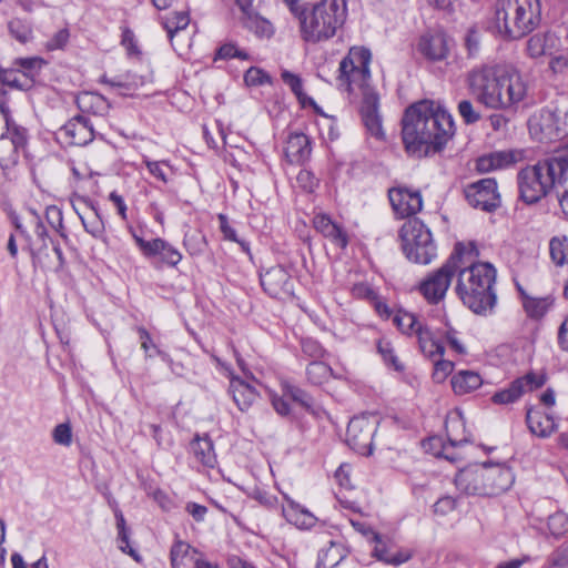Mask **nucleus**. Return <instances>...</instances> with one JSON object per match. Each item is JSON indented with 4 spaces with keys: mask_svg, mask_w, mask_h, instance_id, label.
<instances>
[{
    "mask_svg": "<svg viewBox=\"0 0 568 568\" xmlns=\"http://www.w3.org/2000/svg\"><path fill=\"white\" fill-rule=\"evenodd\" d=\"M61 133L68 138L73 145H85L94 138L93 126L85 116L71 119L61 129Z\"/></svg>",
    "mask_w": 568,
    "mask_h": 568,
    "instance_id": "nucleus-28",
    "label": "nucleus"
},
{
    "mask_svg": "<svg viewBox=\"0 0 568 568\" xmlns=\"http://www.w3.org/2000/svg\"><path fill=\"white\" fill-rule=\"evenodd\" d=\"M231 58H239L241 60H247L248 54L245 51L239 49L235 44L226 43L219 49V51L216 53V59H231Z\"/></svg>",
    "mask_w": 568,
    "mask_h": 568,
    "instance_id": "nucleus-62",
    "label": "nucleus"
},
{
    "mask_svg": "<svg viewBox=\"0 0 568 568\" xmlns=\"http://www.w3.org/2000/svg\"><path fill=\"white\" fill-rule=\"evenodd\" d=\"M230 392L237 407L244 412L247 410L257 399L255 388L239 377H232L230 382Z\"/></svg>",
    "mask_w": 568,
    "mask_h": 568,
    "instance_id": "nucleus-32",
    "label": "nucleus"
},
{
    "mask_svg": "<svg viewBox=\"0 0 568 568\" xmlns=\"http://www.w3.org/2000/svg\"><path fill=\"white\" fill-rule=\"evenodd\" d=\"M138 333L141 342V348L145 352L146 357L153 356L150 352L153 349L155 354L161 356L163 359L168 358V355L153 344L150 333L144 327H139Z\"/></svg>",
    "mask_w": 568,
    "mask_h": 568,
    "instance_id": "nucleus-58",
    "label": "nucleus"
},
{
    "mask_svg": "<svg viewBox=\"0 0 568 568\" xmlns=\"http://www.w3.org/2000/svg\"><path fill=\"white\" fill-rule=\"evenodd\" d=\"M41 64L42 60L39 58H21L16 61V65L20 68L19 71L29 84L37 75Z\"/></svg>",
    "mask_w": 568,
    "mask_h": 568,
    "instance_id": "nucleus-50",
    "label": "nucleus"
},
{
    "mask_svg": "<svg viewBox=\"0 0 568 568\" xmlns=\"http://www.w3.org/2000/svg\"><path fill=\"white\" fill-rule=\"evenodd\" d=\"M77 104L82 112L92 114H103L109 109L108 101L102 95L93 92L79 94Z\"/></svg>",
    "mask_w": 568,
    "mask_h": 568,
    "instance_id": "nucleus-39",
    "label": "nucleus"
},
{
    "mask_svg": "<svg viewBox=\"0 0 568 568\" xmlns=\"http://www.w3.org/2000/svg\"><path fill=\"white\" fill-rule=\"evenodd\" d=\"M0 113L6 123V132L0 135V166L3 171H8L18 163L27 136L26 130L12 120L6 101L0 100Z\"/></svg>",
    "mask_w": 568,
    "mask_h": 568,
    "instance_id": "nucleus-11",
    "label": "nucleus"
},
{
    "mask_svg": "<svg viewBox=\"0 0 568 568\" xmlns=\"http://www.w3.org/2000/svg\"><path fill=\"white\" fill-rule=\"evenodd\" d=\"M496 91L494 106L491 110H517L528 98L529 84L518 69L504 63L498 89H496Z\"/></svg>",
    "mask_w": 568,
    "mask_h": 568,
    "instance_id": "nucleus-10",
    "label": "nucleus"
},
{
    "mask_svg": "<svg viewBox=\"0 0 568 568\" xmlns=\"http://www.w3.org/2000/svg\"><path fill=\"white\" fill-rule=\"evenodd\" d=\"M525 159L524 150H503L483 155L477 160L476 168L480 172L506 169Z\"/></svg>",
    "mask_w": 568,
    "mask_h": 568,
    "instance_id": "nucleus-22",
    "label": "nucleus"
},
{
    "mask_svg": "<svg viewBox=\"0 0 568 568\" xmlns=\"http://www.w3.org/2000/svg\"><path fill=\"white\" fill-rule=\"evenodd\" d=\"M456 293L471 312L490 314L496 305L494 284L496 268L488 262L478 261L479 250L474 242H458L455 245Z\"/></svg>",
    "mask_w": 568,
    "mask_h": 568,
    "instance_id": "nucleus-1",
    "label": "nucleus"
},
{
    "mask_svg": "<svg viewBox=\"0 0 568 568\" xmlns=\"http://www.w3.org/2000/svg\"><path fill=\"white\" fill-rule=\"evenodd\" d=\"M566 161L551 159L526 166L518 173L520 199L527 204L540 201L551 187H557Z\"/></svg>",
    "mask_w": 568,
    "mask_h": 568,
    "instance_id": "nucleus-5",
    "label": "nucleus"
},
{
    "mask_svg": "<svg viewBox=\"0 0 568 568\" xmlns=\"http://www.w3.org/2000/svg\"><path fill=\"white\" fill-rule=\"evenodd\" d=\"M342 557L341 546L333 541H331V545L327 549H323L318 555L321 564L327 568L336 566Z\"/></svg>",
    "mask_w": 568,
    "mask_h": 568,
    "instance_id": "nucleus-52",
    "label": "nucleus"
},
{
    "mask_svg": "<svg viewBox=\"0 0 568 568\" xmlns=\"http://www.w3.org/2000/svg\"><path fill=\"white\" fill-rule=\"evenodd\" d=\"M549 253L556 265L568 264V237L566 235L554 236L549 242Z\"/></svg>",
    "mask_w": 568,
    "mask_h": 568,
    "instance_id": "nucleus-43",
    "label": "nucleus"
},
{
    "mask_svg": "<svg viewBox=\"0 0 568 568\" xmlns=\"http://www.w3.org/2000/svg\"><path fill=\"white\" fill-rule=\"evenodd\" d=\"M202 555L185 541L176 540L171 547L172 568H197Z\"/></svg>",
    "mask_w": 568,
    "mask_h": 568,
    "instance_id": "nucleus-30",
    "label": "nucleus"
},
{
    "mask_svg": "<svg viewBox=\"0 0 568 568\" xmlns=\"http://www.w3.org/2000/svg\"><path fill=\"white\" fill-rule=\"evenodd\" d=\"M388 197L394 212L399 217L415 215L423 207L422 195L418 191H412L406 187H393L388 192Z\"/></svg>",
    "mask_w": 568,
    "mask_h": 568,
    "instance_id": "nucleus-19",
    "label": "nucleus"
},
{
    "mask_svg": "<svg viewBox=\"0 0 568 568\" xmlns=\"http://www.w3.org/2000/svg\"><path fill=\"white\" fill-rule=\"evenodd\" d=\"M145 166L151 175L155 179L160 180L163 183L169 182V176L165 171V168H170L169 163L165 161H151L149 159H144Z\"/></svg>",
    "mask_w": 568,
    "mask_h": 568,
    "instance_id": "nucleus-59",
    "label": "nucleus"
},
{
    "mask_svg": "<svg viewBox=\"0 0 568 568\" xmlns=\"http://www.w3.org/2000/svg\"><path fill=\"white\" fill-rule=\"evenodd\" d=\"M311 155V145L307 135L303 133H292L285 145V156L291 163L301 164L308 160Z\"/></svg>",
    "mask_w": 568,
    "mask_h": 568,
    "instance_id": "nucleus-31",
    "label": "nucleus"
},
{
    "mask_svg": "<svg viewBox=\"0 0 568 568\" xmlns=\"http://www.w3.org/2000/svg\"><path fill=\"white\" fill-rule=\"evenodd\" d=\"M378 423V417L374 414H365L352 418L346 432L347 445L361 455H371L373 437L377 430Z\"/></svg>",
    "mask_w": 568,
    "mask_h": 568,
    "instance_id": "nucleus-12",
    "label": "nucleus"
},
{
    "mask_svg": "<svg viewBox=\"0 0 568 568\" xmlns=\"http://www.w3.org/2000/svg\"><path fill=\"white\" fill-rule=\"evenodd\" d=\"M455 485L465 495L488 496L485 465H470L459 470Z\"/></svg>",
    "mask_w": 568,
    "mask_h": 568,
    "instance_id": "nucleus-17",
    "label": "nucleus"
},
{
    "mask_svg": "<svg viewBox=\"0 0 568 568\" xmlns=\"http://www.w3.org/2000/svg\"><path fill=\"white\" fill-rule=\"evenodd\" d=\"M372 61L371 51L364 47H352L346 57L339 62L338 87L348 93L356 91L363 95L361 114L367 131L375 138L382 139L384 131L378 112L379 99L369 85Z\"/></svg>",
    "mask_w": 568,
    "mask_h": 568,
    "instance_id": "nucleus-2",
    "label": "nucleus"
},
{
    "mask_svg": "<svg viewBox=\"0 0 568 568\" xmlns=\"http://www.w3.org/2000/svg\"><path fill=\"white\" fill-rule=\"evenodd\" d=\"M504 63L487 62L473 67L465 75V83L475 101L491 110L494 106L496 89Z\"/></svg>",
    "mask_w": 568,
    "mask_h": 568,
    "instance_id": "nucleus-8",
    "label": "nucleus"
},
{
    "mask_svg": "<svg viewBox=\"0 0 568 568\" xmlns=\"http://www.w3.org/2000/svg\"><path fill=\"white\" fill-rule=\"evenodd\" d=\"M558 44V38L554 33H536L527 43V51L531 58L552 54Z\"/></svg>",
    "mask_w": 568,
    "mask_h": 568,
    "instance_id": "nucleus-37",
    "label": "nucleus"
},
{
    "mask_svg": "<svg viewBox=\"0 0 568 568\" xmlns=\"http://www.w3.org/2000/svg\"><path fill=\"white\" fill-rule=\"evenodd\" d=\"M133 239L146 258L160 257L163 264L172 267L176 266L182 260L180 251L163 239L158 237L145 241L135 233H133Z\"/></svg>",
    "mask_w": 568,
    "mask_h": 568,
    "instance_id": "nucleus-16",
    "label": "nucleus"
},
{
    "mask_svg": "<svg viewBox=\"0 0 568 568\" xmlns=\"http://www.w3.org/2000/svg\"><path fill=\"white\" fill-rule=\"evenodd\" d=\"M467 202L476 209L493 211L499 205L497 182L494 179H481L465 189Z\"/></svg>",
    "mask_w": 568,
    "mask_h": 568,
    "instance_id": "nucleus-15",
    "label": "nucleus"
},
{
    "mask_svg": "<svg viewBox=\"0 0 568 568\" xmlns=\"http://www.w3.org/2000/svg\"><path fill=\"white\" fill-rule=\"evenodd\" d=\"M481 33L476 28L468 29L465 36V48L468 58H475L480 49Z\"/></svg>",
    "mask_w": 568,
    "mask_h": 568,
    "instance_id": "nucleus-56",
    "label": "nucleus"
},
{
    "mask_svg": "<svg viewBox=\"0 0 568 568\" xmlns=\"http://www.w3.org/2000/svg\"><path fill=\"white\" fill-rule=\"evenodd\" d=\"M546 375L545 373H528L525 376L517 378L516 382H523L521 388H526V392L537 389L545 385L546 383Z\"/></svg>",
    "mask_w": 568,
    "mask_h": 568,
    "instance_id": "nucleus-57",
    "label": "nucleus"
},
{
    "mask_svg": "<svg viewBox=\"0 0 568 568\" xmlns=\"http://www.w3.org/2000/svg\"><path fill=\"white\" fill-rule=\"evenodd\" d=\"M11 34L21 43H26L31 38V30L20 20H12L9 23Z\"/></svg>",
    "mask_w": 568,
    "mask_h": 568,
    "instance_id": "nucleus-63",
    "label": "nucleus"
},
{
    "mask_svg": "<svg viewBox=\"0 0 568 568\" xmlns=\"http://www.w3.org/2000/svg\"><path fill=\"white\" fill-rule=\"evenodd\" d=\"M300 20L303 40L320 43L332 39L344 26L347 18L345 0H320L308 9L293 12Z\"/></svg>",
    "mask_w": 568,
    "mask_h": 568,
    "instance_id": "nucleus-3",
    "label": "nucleus"
},
{
    "mask_svg": "<svg viewBox=\"0 0 568 568\" xmlns=\"http://www.w3.org/2000/svg\"><path fill=\"white\" fill-rule=\"evenodd\" d=\"M247 85H262L270 82L268 75L260 68H250L244 75Z\"/></svg>",
    "mask_w": 568,
    "mask_h": 568,
    "instance_id": "nucleus-64",
    "label": "nucleus"
},
{
    "mask_svg": "<svg viewBox=\"0 0 568 568\" xmlns=\"http://www.w3.org/2000/svg\"><path fill=\"white\" fill-rule=\"evenodd\" d=\"M504 63L487 62L473 67L465 75V83L475 101L491 110L494 106L496 89Z\"/></svg>",
    "mask_w": 568,
    "mask_h": 568,
    "instance_id": "nucleus-9",
    "label": "nucleus"
},
{
    "mask_svg": "<svg viewBox=\"0 0 568 568\" xmlns=\"http://www.w3.org/2000/svg\"><path fill=\"white\" fill-rule=\"evenodd\" d=\"M103 82L110 84L113 88H118L120 93L123 95L131 94L132 91L139 88L142 84L140 78L131 74L119 75L114 79H103Z\"/></svg>",
    "mask_w": 568,
    "mask_h": 568,
    "instance_id": "nucleus-46",
    "label": "nucleus"
},
{
    "mask_svg": "<svg viewBox=\"0 0 568 568\" xmlns=\"http://www.w3.org/2000/svg\"><path fill=\"white\" fill-rule=\"evenodd\" d=\"M54 443L62 446H70L72 443V430L69 424H59L53 429Z\"/></svg>",
    "mask_w": 568,
    "mask_h": 568,
    "instance_id": "nucleus-61",
    "label": "nucleus"
},
{
    "mask_svg": "<svg viewBox=\"0 0 568 568\" xmlns=\"http://www.w3.org/2000/svg\"><path fill=\"white\" fill-rule=\"evenodd\" d=\"M521 383L523 382L514 381L507 388L495 393L491 398L493 402L500 405L516 402L524 393H526V388H521Z\"/></svg>",
    "mask_w": 568,
    "mask_h": 568,
    "instance_id": "nucleus-44",
    "label": "nucleus"
},
{
    "mask_svg": "<svg viewBox=\"0 0 568 568\" xmlns=\"http://www.w3.org/2000/svg\"><path fill=\"white\" fill-rule=\"evenodd\" d=\"M190 23V17L186 11L175 12L172 17L161 18V24L165 29L170 41H173L174 34L184 30Z\"/></svg>",
    "mask_w": 568,
    "mask_h": 568,
    "instance_id": "nucleus-41",
    "label": "nucleus"
},
{
    "mask_svg": "<svg viewBox=\"0 0 568 568\" xmlns=\"http://www.w3.org/2000/svg\"><path fill=\"white\" fill-rule=\"evenodd\" d=\"M47 222L54 229L63 239H67L63 226V215L60 207L50 205L45 210Z\"/></svg>",
    "mask_w": 568,
    "mask_h": 568,
    "instance_id": "nucleus-55",
    "label": "nucleus"
},
{
    "mask_svg": "<svg viewBox=\"0 0 568 568\" xmlns=\"http://www.w3.org/2000/svg\"><path fill=\"white\" fill-rule=\"evenodd\" d=\"M430 101H419L406 109L403 118L402 136L408 154L417 158L430 153L428 115Z\"/></svg>",
    "mask_w": 568,
    "mask_h": 568,
    "instance_id": "nucleus-6",
    "label": "nucleus"
},
{
    "mask_svg": "<svg viewBox=\"0 0 568 568\" xmlns=\"http://www.w3.org/2000/svg\"><path fill=\"white\" fill-rule=\"evenodd\" d=\"M192 452L197 462L202 465L213 468L217 460L216 454L214 452L213 442L210 439L207 435L195 436L193 442L191 443Z\"/></svg>",
    "mask_w": 568,
    "mask_h": 568,
    "instance_id": "nucleus-35",
    "label": "nucleus"
},
{
    "mask_svg": "<svg viewBox=\"0 0 568 568\" xmlns=\"http://www.w3.org/2000/svg\"><path fill=\"white\" fill-rule=\"evenodd\" d=\"M378 352L383 356L384 361L392 365L396 371H402L403 365L398 362L395 351L389 342L381 341L378 343Z\"/></svg>",
    "mask_w": 568,
    "mask_h": 568,
    "instance_id": "nucleus-60",
    "label": "nucleus"
},
{
    "mask_svg": "<svg viewBox=\"0 0 568 568\" xmlns=\"http://www.w3.org/2000/svg\"><path fill=\"white\" fill-rule=\"evenodd\" d=\"M313 224L318 232L331 239V241L339 247H345L347 245L346 234L327 215H316L313 220Z\"/></svg>",
    "mask_w": 568,
    "mask_h": 568,
    "instance_id": "nucleus-34",
    "label": "nucleus"
},
{
    "mask_svg": "<svg viewBox=\"0 0 568 568\" xmlns=\"http://www.w3.org/2000/svg\"><path fill=\"white\" fill-rule=\"evenodd\" d=\"M284 498L285 504L282 505V515L288 524L301 530L312 529L316 525L317 517L306 507L296 503L287 495Z\"/></svg>",
    "mask_w": 568,
    "mask_h": 568,
    "instance_id": "nucleus-24",
    "label": "nucleus"
},
{
    "mask_svg": "<svg viewBox=\"0 0 568 568\" xmlns=\"http://www.w3.org/2000/svg\"><path fill=\"white\" fill-rule=\"evenodd\" d=\"M417 50L429 61H442L449 53L447 38L442 32H426L422 34L417 42Z\"/></svg>",
    "mask_w": 568,
    "mask_h": 568,
    "instance_id": "nucleus-21",
    "label": "nucleus"
},
{
    "mask_svg": "<svg viewBox=\"0 0 568 568\" xmlns=\"http://www.w3.org/2000/svg\"><path fill=\"white\" fill-rule=\"evenodd\" d=\"M458 113L466 124H474L481 119L480 112L470 100H462L458 103Z\"/></svg>",
    "mask_w": 568,
    "mask_h": 568,
    "instance_id": "nucleus-53",
    "label": "nucleus"
},
{
    "mask_svg": "<svg viewBox=\"0 0 568 568\" xmlns=\"http://www.w3.org/2000/svg\"><path fill=\"white\" fill-rule=\"evenodd\" d=\"M418 346L423 355L429 359L443 357L445 354L444 331H434L426 324L416 334Z\"/></svg>",
    "mask_w": 568,
    "mask_h": 568,
    "instance_id": "nucleus-26",
    "label": "nucleus"
},
{
    "mask_svg": "<svg viewBox=\"0 0 568 568\" xmlns=\"http://www.w3.org/2000/svg\"><path fill=\"white\" fill-rule=\"evenodd\" d=\"M264 291L273 297L291 296L293 282L288 272L281 265L272 266L260 276Z\"/></svg>",
    "mask_w": 568,
    "mask_h": 568,
    "instance_id": "nucleus-18",
    "label": "nucleus"
},
{
    "mask_svg": "<svg viewBox=\"0 0 568 568\" xmlns=\"http://www.w3.org/2000/svg\"><path fill=\"white\" fill-rule=\"evenodd\" d=\"M430 114L428 115V132L430 135V152H436L454 135V120L452 115L439 104L430 101Z\"/></svg>",
    "mask_w": 568,
    "mask_h": 568,
    "instance_id": "nucleus-14",
    "label": "nucleus"
},
{
    "mask_svg": "<svg viewBox=\"0 0 568 568\" xmlns=\"http://www.w3.org/2000/svg\"><path fill=\"white\" fill-rule=\"evenodd\" d=\"M554 300L550 297H529L525 296L523 301L524 308L528 316L534 318L542 317L550 306Z\"/></svg>",
    "mask_w": 568,
    "mask_h": 568,
    "instance_id": "nucleus-42",
    "label": "nucleus"
},
{
    "mask_svg": "<svg viewBox=\"0 0 568 568\" xmlns=\"http://www.w3.org/2000/svg\"><path fill=\"white\" fill-rule=\"evenodd\" d=\"M72 206L78 213L84 230L93 237H101L104 233V224L93 204L83 197H77L72 201Z\"/></svg>",
    "mask_w": 568,
    "mask_h": 568,
    "instance_id": "nucleus-25",
    "label": "nucleus"
},
{
    "mask_svg": "<svg viewBox=\"0 0 568 568\" xmlns=\"http://www.w3.org/2000/svg\"><path fill=\"white\" fill-rule=\"evenodd\" d=\"M434 362V369L432 378L435 383L442 384L454 371V363L443 357H436L432 359Z\"/></svg>",
    "mask_w": 568,
    "mask_h": 568,
    "instance_id": "nucleus-51",
    "label": "nucleus"
},
{
    "mask_svg": "<svg viewBox=\"0 0 568 568\" xmlns=\"http://www.w3.org/2000/svg\"><path fill=\"white\" fill-rule=\"evenodd\" d=\"M456 274V257L454 253L439 268L430 272L420 283L418 290L428 303L442 301Z\"/></svg>",
    "mask_w": 568,
    "mask_h": 568,
    "instance_id": "nucleus-13",
    "label": "nucleus"
},
{
    "mask_svg": "<svg viewBox=\"0 0 568 568\" xmlns=\"http://www.w3.org/2000/svg\"><path fill=\"white\" fill-rule=\"evenodd\" d=\"M528 126L530 135L539 142H551L560 135L557 120L549 111L531 116Z\"/></svg>",
    "mask_w": 568,
    "mask_h": 568,
    "instance_id": "nucleus-23",
    "label": "nucleus"
},
{
    "mask_svg": "<svg viewBox=\"0 0 568 568\" xmlns=\"http://www.w3.org/2000/svg\"><path fill=\"white\" fill-rule=\"evenodd\" d=\"M446 434L450 446L455 447L467 443L469 437L465 429L464 418L459 415L449 416L446 420Z\"/></svg>",
    "mask_w": 568,
    "mask_h": 568,
    "instance_id": "nucleus-40",
    "label": "nucleus"
},
{
    "mask_svg": "<svg viewBox=\"0 0 568 568\" xmlns=\"http://www.w3.org/2000/svg\"><path fill=\"white\" fill-rule=\"evenodd\" d=\"M485 465L488 496L506 491L514 483V475L505 465Z\"/></svg>",
    "mask_w": 568,
    "mask_h": 568,
    "instance_id": "nucleus-27",
    "label": "nucleus"
},
{
    "mask_svg": "<svg viewBox=\"0 0 568 568\" xmlns=\"http://www.w3.org/2000/svg\"><path fill=\"white\" fill-rule=\"evenodd\" d=\"M540 21V0H497L495 23L498 32L513 39L531 32Z\"/></svg>",
    "mask_w": 568,
    "mask_h": 568,
    "instance_id": "nucleus-4",
    "label": "nucleus"
},
{
    "mask_svg": "<svg viewBox=\"0 0 568 568\" xmlns=\"http://www.w3.org/2000/svg\"><path fill=\"white\" fill-rule=\"evenodd\" d=\"M526 422L531 434L540 438L549 437L557 429L554 416L538 407L527 410Z\"/></svg>",
    "mask_w": 568,
    "mask_h": 568,
    "instance_id": "nucleus-29",
    "label": "nucleus"
},
{
    "mask_svg": "<svg viewBox=\"0 0 568 568\" xmlns=\"http://www.w3.org/2000/svg\"><path fill=\"white\" fill-rule=\"evenodd\" d=\"M393 323L403 334L408 336H416L425 324L416 314L404 310H399L395 313Z\"/></svg>",
    "mask_w": 568,
    "mask_h": 568,
    "instance_id": "nucleus-38",
    "label": "nucleus"
},
{
    "mask_svg": "<svg viewBox=\"0 0 568 568\" xmlns=\"http://www.w3.org/2000/svg\"><path fill=\"white\" fill-rule=\"evenodd\" d=\"M372 540L373 556L384 564L399 566L412 558L409 550L396 548L389 539L383 538L377 532H372Z\"/></svg>",
    "mask_w": 568,
    "mask_h": 568,
    "instance_id": "nucleus-20",
    "label": "nucleus"
},
{
    "mask_svg": "<svg viewBox=\"0 0 568 568\" xmlns=\"http://www.w3.org/2000/svg\"><path fill=\"white\" fill-rule=\"evenodd\" d=\"M332 374V368L323 362H312L306 368L307 378L314 385L326 383Z\"/></svg>",
    "mask_w": 568,
    "mask_h": 568,
    "instance_id": "nucleus-45",
    "label": "nucleus"
},
{
    "mask_svg": "<svg viewBox=\"0 0 568 568\" xmlns=\"http://www.w3.org/2000/svg\"><path fill=\"white\" fill-rule=\"evenodd\" d=\"M244 27L258 38H271L274 34L273 24L265 18L261 17L253 9L242 11Z\"/></svg>",
    "mask_w": 568,
    "mask_h": 568,
    "instance_id": "nucleus-36",
    "label": "nucleus"
},
{
    "mask_svg": "<svg viewBox=\"0 0 568 568\" xmlns=\"http://www.w3.org/2000/svg\"><path fill=\"white\" fill-rule=\"evenodd\" d=\"M281 78L283 82L291 88L293 93L297 97L298 101L305 105L306 101H312L310 98L306 97V94L303 92V84L302 79L287 70H284L281 73Z\"/></svg>",
    "mask_w": 568,
    "mask_h": 568,
    "instance_id": "nucleus-47",
    "label": "nucleus"
},
{
    "mask_svg": "<svg viewBox=\"0 0 568 568\" xmlns=\"http://www.w3.org/2000/svg\"><path fill=\"white\" fill-rule=\"evenodd\" d=\"M405 256L417 264H429L437 255V247L430 230L419 220H407L399 231Z\"/></svg>",
    "mask_w": 568,
    "mask_h": 568,
    "instance_id": "nucleus-7",
    "label": "nucleus"
},
{
    "mask_svg": "<svg viewBox=\"0 0 568 568\" xmlns=\"http://www.w3.org/2000/svg\"><path fill=\"white\" fill-rule=\"evenodd\" d=\"M0 81L18 89H26L30 85L27 80L23 79L20 71L12 69L0 70Z\"/></svg>",
    "mask_w": 568,
    "mask_h": 568,
    "instance_id": "nucleus-54",
    "label": "nucleus"
},
{
    "mask_svg": "<svg viewBox=\"0 0 568 568\" xmlns=\"http://www.w3.org/2000/svg\"><path fill=\"white\" fill-rule=\"evenodd\" d=\"M547 526L554 537H561L568 532V515L557 511L548 517Z\"/></svg>",
    "mask_w": 568,
    "mask_h": 568,
    "instance_id": "nucleus-49",
    "label": "nucleus"
},
{
    "mask_svg": "<svg viewBox=\"0 0 568 568\" xmlns=\"http://www.w3.org/2000/svg\"><path fill=\"white\" fill-rule=\"evenodd\" d=\"M450 384L456 395H466L478 389L483 385V378L475 371L462 369L452 376Z\"/></svg>",
    "mask_w": 568,
    "mask_h": 568,
    "instance_id": "nucleus-33",
    "label": "nucleus"
},
{
    "mask_svg": "<svg viewBox=\"0 0 568 568\" xmlns=\"http://www.w3.org/2000/svg\"><path fill=\"white\" fill-rule=\"evenodd\" d=\"M556 193L562 213L568 217V162H566L561 175L558 176Z\"/></svg>",
    "mask_w": 568,
    "mask_h": 568,
    "instance_id": "nucleus-48",
    "label": "nucleus"
}]
</instances>
